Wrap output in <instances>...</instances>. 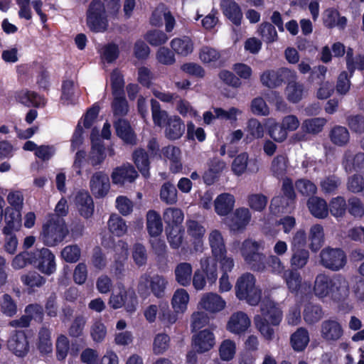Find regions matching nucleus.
I'll return each instance as SVG.
<instances>
[{"label": "nucleus", "mask_w": 364, "mask_h": 364, "mask_svg": "<svg viewBox=\"0 0 364 364\" xmlns=\"http://www.w3.org/2000/svg\"><path fill=\"white\" fill-rule=\"evenodd\" d=\"M213 111L218 119L228 120L231 123L236 122L237 121V117L242 113L241 109L234 107L227 110L220 107H213Z\"/></svg>", "instance_id": "62"}, {"label": "nucleus", "mask_w": 364, "mask_h": 364, "mask_svg": "<svg viewBox=\"0 0 364 364\" xmlns=\"http://www.w3.org/2000/svg\"><path fill=\"white\" fill-rule=\"evenodd\" d=\"M251 326L249 316L244 311H237L231 314L226 325V328L235 335L245 333Z\"/></svg>", "instance_id": "12"}, {"label": "nucleus", "mask_w": 364, "mask_h": 364, "mask_svg": "<svg viewBox=\"0 0 364 364\" xmlns=\"http://www.w3.org/2000/svg\"><path fill=\"white\" fill-rule=\"evenodd\" d=\"M215 336L213 332L205 329L193 338V346L197 353H203L213 348L215 346Z\"/></svg>", "instance_id": "19"}, {"label": "nucleus", "mask_w": 364, "mask_h": 364, "mask_svg": "<svg viewBox=\"0 0 364 364\" xmlns=\"http://www.w3.org/2000/svg\"><path fill=\"white\" fill-rule=\"evenodd\" d=\"M189 294L184 289H177L172 297L171 305L176 313H184L189 302Z\"/></svg>", "instance_id": "40"}, {"label": "nucleus", "mask_w": 364, "mask_h": 364, "mask_svg": "<svg viewBox=\"0 0 364 364\" xmlns=\"http://www.w3.org/2000/svg\"><path fill=\"white\" fill-rule=\"evenodd\" d=\"M17 100L27 107H39L45 105L44 99L35 92L21 90L17 93Z\"/></svg>", "instance_id": "42"}, {"label": "nucleus", "mask_w": 364, "mask_h": 364, "mask_svg": "<svg viewBox=\"0 0 364 364\" xmlns=\"http://www.w3.org/2000/svg\"><path fill=\"white\" fill-rule=\"evenodd\" d=\"M146 230L151 237L159 236L163 231V223L160 214L154 210H150L146 215Z\"/></svg>", "instance_id": "28"}, {"label": "nucleus", "mask_w": 364, "mask_h": 364, "mask_svg": "<svg viewBox=\"0 0 364 364\" xmlns=\"http://www.w3.org/2000/svg\"><path fill=\"white\" fill-rule=\"evenodd\" d=\"M192 274V265L188 262H181L176 265L174 269L176 281L183 287L190 284Z\"/></svg>", "instance_id": "37"}, {"label": "nucleus", "mask_w": 364, "mask_h": 364, "mask_svg": "<svg viewBox=\"0 0 364 364\" xmlns=\"http://www.w3.org/2000/svg\"><path fill=\"white\" fill-rule=\"evenodd\" d=\"M304 319L307 324L311 325L319 321L323 317V311L320 306L308 304L304 310Z\"/></svg>", "instance_id": "53"}, {"label": "nucleus", "mask_w": 364, "mask_h": 364, "mask_svg": "<svg viewBox=\"0 0 364 364\" xmlns=\"http://www.w3.org/2000/svg\"><path fill=\"white\" fill-rule=\"evenodd\" d=\"M172 50L178 55L187 56L193 50V43L188 36L175 38L171 41Z\"/></svg>", "instance_id": "36"}, {"label": "nucleus", "mask_w": 364, "mask_h": 364, "mask_svg": "<svg viewBox=\"0 0 364 364\" xmlns=\"http://www.w3.org/2000/svg\"><path fill=\"white\" fill-rule=\"evenodd\" d=\"M198 305L210 313H218L225 308L226 301L219 294L208 292L202 295Z\"/></svg>", "instance_id": "18"}, {"label": "nucleus", "mask_w": 364, "mask_h": 364, "mask_svg": "<svg viewBox=\"0 0 364 364\" xmlns=\"http://www.w3.org/2000/svg\"><path fill=\"white\" fill-rule=\"evenodd\" d=\"M35 261L33 266L42 274L50 276L56 272L57 264L55 255L48 248L33 251Z\"/></svg>", "instance_id": "9"}, {"label": "nucleus", "mask_w": 364, "mask_h": 364, "mask_svg": "<svg viewBox=\"0 0 364 364\" xmlns=\"http://www.w3.org/2000/svg\"><path fill=\"white\" fill-rule=\"evenodd\" d=\"M346 262V254L341 249L326 247L320 252V263L326 269L338 271Z\"/></svg>", "instance_id": "8"}, {"label": "nucleus", "mask_w": 364, "mask_h": 364, "mask_svg": "<svg viewBox=\"0 0 364 364\" xmlns=\"http://www.w3.org/2000/svg\"><path fill=\"white\" fill-rule=\"evenodd\" d=\"M164 135L170 140L180 139L185 132L186 126L182 119L176 115H171L169 120L164 126Z\"/></svg>", "instance_id": "22"}, {"label": "nucleus", "mask_w": 364, "mask_h": 364, "mask_svg": "<svg viewBox=\"0 0 364 364\" xmlns=\"http://www.w3.org/2000/svg\"><path fill=\"white\" fill-rule=\"evenodd\" d=\"M309 342L308 331L303 328H299L291 336V343L296 351L303 350Z\"/></svg>", "instance_id": "47"}, {"label": "nucleus", "mask_w": 364, "mask_h": 364, "mask_svg": "<svg viewBox=\"0 0 364 364\" xmlns=\"http://www.w3.org/2000/svg\"><path fill=\"white\" fill-rule=\"evenodd\" d=\"M329 137L333 144L343 146L346 145L350 139L348 129L342 126H336L330 132Z\"/></svg>", "instance_id": "49"}, {"label": "nucleus", "mask_w": 364, "mask_h": 364, "mask_svg": "<svg viewBox=\"0 0 364 364\" xmlns=\"http://www.w3.org/2000/svg\"><path fill=\"white\" fill-rule=\"evenodd\" d=\"M170 337L164 333L156 335L153 342V352L156 355H161L165 353L169 348Z\"/></svg>", "instance_id": "64"}, {"label": "nucleus", "mask_w": 364, "mask_h": 364, "mask_svg": "<svg viewBox=\"0 0 364 364\" xmlns=\"http://www.w3.org/2000/svg\"><path fill=\"white\" fill-rule=\"evenodd\" d=\"M293 204L294 203H290V200L284 196H278L272 199L269 208L274 214L288 213L293 209Z\"/></svg>", "instance_id": "51"}, {"label": "nucleus", "mask_w": 364, "mask_h": 364, "mask_svg": "<svg viewBox=\"0 0 364 364\" xmlns=\"http://www.w3.org/2000/svg\"><path fill=\"white\" fill-rule=\"evenodd\" d=\"M68 234V229L64 220L52 215L43 225L40 239L46 246L55 247L64 240Z\"/></svg>", "instance_id": "4"}, {"label": "nucleus", "mask_w": 364, "mask_h": 364, "mask_svg": "<svg viewBox=\"0 0 364 364\" xmlns=\"http://www.w3.org/2000/svg\"><path fill=\"white\" fill-rule=\"evenodd\" d=\"M144 39L152 46H160L165 44L168 36L161 30H150L144 35Z\"/></svg>", "instance_id": "61"}, {"label": "nucleus", "mask_w": 364, "mask_h": 364, "mask_svg": "<svg viewBox=\"0 0 364 364\" xmlns=\"http://www.w3.org/2000/svg\"><path fill=\"white\" fill-rule=\"evenodd\" d=\"M308 239L310 242L309 248L313 252L318 251L324 242V230L321 225H313L308 234Z\"/></svg>", "instance_id": "35"}, {"label": "nucleus", "mask_w": 364, "mask_h": 364, "mask_svg": "<svg viewBox=\"0 0 364 364\" xmlns=\"http://www.w3.org/2000/svg\"><path fill=\"white\" fill-rule=\"evenodd\" d=\"M342 166L347 173L359 172L364 174V153L345 151Z\"/></svg>", "instance_id": "16"}, {"label": "nucleus", "mask_w": 364, "mask_h": 364, "mask_svg": "<svg viewBox=\"0 0 364 364\" xmlns=\"http://www.w3.org/2000/svg\"><path fill=\"white\" fill-rule=\"evenodd\" d=\"M235 203V198L232 194L221 193L214 200L215 211L220 216H226L233 210Z\"/></svg>", "instance_id": "24"}, {"label": "nucleus", "mask_w": 364, "mask_h": 364, "mask_svg": "<svg viewBox=\"0 0 364 364\" xmlns=\"http://www.w3.org/2000/svg\"><path fill=\"white\" fill-rule=\"evenodd\" d=\"M288 158L285 154H278L272 161L270 170L277 177H283L287 171Z\"/></svg>", "instance_id": "52"}, {"label": "nucleus", "mask_w": 364, "mask_h": 364, "mask_svg": "<svg viewBox=\"0 0 364 364\" xmlns=\"http://www.w3.org/2000/svg\"><path fill=\"white\" fill-rule=\"evenodd\" d=\"M326 123L324 118L307 119L302 122L301 129L306 133L315 134L322 131Z\"/></svg>", "instance_id": "56"}, {"label": "nucleus", "mask_w": 364, "mask_h": 364, "mask_svg": "<svg viewBox=\"0 0 364 364\" xmlns=\"http://www.w3.org/2000/svg\"><path fill=\"white\" fill-rule=\"evenodd\" d=\"M107 226L109 232L117 237H122L127 232V225L125 220L116 213L110 215Z\"/></svg>", "instance_id": "41"}, {"label": "nucleus", "mask_w": 364, "mask_h": 364, "mask_svg": "<svg viewBox=\"0 0 364 364\" xmlns=\"http://www.w3.org/2000/svg\"><path fill=\"white\" fill-rule=\"evenodd\" d=\"M236 297L245 301L249 305H257L262 297V289L256 285L255 277L249 272L240 276L235 285Z\"/></svg>", "instance_id": "3"}, {"label": "nucleus", "mask_w": 364, "mask_h": 364, "mask_svg": "<svg viewBox=\"0 0 364 364\" xmlns=\"http://www.w3.org/2000/svg\"><path fill=\"white\" fill-rule=\"evenodd\" d=\"M160 198L166 204H175L178 200L176 187L168 182L165 183L161 188Z\"/></svg>", "instance_id": "59"}, {"label": "nucleus", "mask_w": 364, "mask_h": 364, "mask_svg": "<svg viewBox=\"0 0 364 364\" xmlns=\"http://www.w3.org/2000/svg\"><path fill=\"white\" fill-rule=\"evenodd\" d=\"M90 188L96 198H103L109 192L110 182L108 176L103 171L94 173L90 179Z\"/></svg>", "instance_id": "14"}, {"label": "nucleus", "mask_w": 364, "mask_h": 364, "mask_svg": "<svg viewBox=\"0 0 364 364\" xmlns=\"http://www.w3.org/2000/svg\"><path fill=\"white\" fill-rule=\"evenodd\" d=\"M220 8L223 14L235 26H240L242 13L240 6L234 0H221Z\"/></svg>", "instance_id": "23"}, {"label": "nucleus", "mask_w": 364, "mask_h": 364, "mask_svg": "<svg viewBox=\"0 0 364 364\" xmlns=\"http://www.w3.org/2000/svg\"><path fill=\"white\" fill-rule=\"evenodd\" d=\"M168 284L167 279L162 275L144 273L139 278L138 290L141 294L151 292L156 297L163 298Z\"/></svg>", "instance_id": "7"}, {"label": "nucleus", "mask_w": 364, "mask_h": 364, "mask_svg": "<svg viewBox=\"0 0 364 364\" xmlns=\"http://www.w3.org/2000/svg\"><path fill=\"white\" fill-rule=\"evenodd\" d=\"M283 277L292 292H297L301 286V277L297 272L288 269L284 272Z\"/></svg>", "instance_id": "63"}, {"label": "nucleus", "mask_w": 364, "mask_h": 364, "mask_svg": "<svg viewBox=\"0 0 364 364\" xmlns=\"http://www.w3.org/2000/svg\"><path fill=\"white\" fill-rule=\"evenodd\" d=\"M290 264L293 268L301 269L307 264L309 252L306 249L291 250Z\"/></svg>", "instance_id": "57"}, {"label": "nucleus", "mask_w": 364, "mask_h": 364, "mask_svg": "<svg viewBox=\"0 0 364 364\" xmlns=\"http://www.w3.org/2000/svg\"><path fill=\"white\" fill-rule=\"evenodd\" d=\"M109 305L114 309L125 306L128 312L132 313L136 310L137 299L132 290L119 289L117 294L112 293L109 299Z\"/></svg>", "instance_id": "10"}, {"label": "nucleus", "mask_w": 364, "mask_h": 364, "mask_svg": "<svg viewBox=\"0 0 364 364\" xmlns=\"http://www.w3.org/2000/svg\"><path fill=\"white\" fill-rule=\"evenodd\" d=\"M95 129H92L91 134L92 149L90 153L89 159L93 166L101 164L106 157L105 147L99 139H95Z\"/></svg>", "instance_id": "27"}, {"label": "nucleus", "mask_w": 364, "mask_h": 364, "mask_svg": "<svg viewBox=\"0 0 364 364\" xmlns=\"http://www.w3.org/2000/svg\"><path fill=\"white\" fill-rule=\"evenodd\" d=\"M114 126L116 129L117 136L121 138L125 143L129 144H135L136 137L133 132L129 123L124 119H118L114 121Z\"/></svg>", "instance_id": "29"}, {"label": "nucleus", "mask_w": 364, "mask_h": 364, "mask_svg": "<svg viewBox=\"0 0 364 364\" xmlns=\"http://www.w3.org/2000/svg\"><path fill=\"white\" fill-rule=\"evenodd\" d=\"M261 314L254 317V323L257 331L267 341L275 337L274 326H277L282 319V311L273 301L264 299L260 304Z\"/></svg>", "instance_id": "2"}, {"label": "nucleus", "mask_w": 364, "mask_h": 364, "mask_svg": "<svg viewBox=\"0 0 364 364\" xmlns=\"http://www.w3.org/2000/svg\"><path fill=\"white\" fill-rule=\"evenodd\" d=\"M323 21L325 26L328 28L338 26L343 28L346 25L347 19L344 16H340L337 10L328 9L323 12Z\"/></svg>", "instance_id": "38"}, {"label": "nucleus", "mask_w": 364, "mask_h": 364, "mask_svg": "<svg viewBox=\"0 0 364 364\" xmlns=\"http://www.w3.org/2000/svg\"><path fill=\"white\" fill-rule=\"evenodd\" d=\"M257 33L267 44L272 43L278 40L275 27L269 22L260 23L257 28Z\"/></svg>", "instance_id": "44"}, {"label": "nucleus", "mask_w": 364, "mask_h": 364, "mask_svg": "<svg viewBox=\"0 0 364 364\" xmlns=\"http://www.w3.org/2000/svg\"><path fill=\"white\" fill-rule=\"evenodd\" d=\"M251 219L252 214L249 208L240 207L235 209L226 223L231 231L242 232L249 225Z\"/></svg>", "instance_id": "13"}, {"label": "nucleus", "mask_w": 364, "mask_h": 364, "mask_svg": "<svg viewBox=\"0 0 364 364\" xmlns=\"http://www.w3.org/2000/svg\"><path fill=\"white\" fill-rule=\"evenodd\" d=\"M226 168V164L221 159L213 158L209 162L208 170L203 175V181L208 185L213 184Z\"/></svg>", "instance_id": "31"}, {"label": "nucleus", "mask_w": 364, "mask_h": 364, "mask_svg": "<svg viewBox=\"0 0 364 364\" xmlns=\"http://www.w3.org/2000/svg\"><path fill=\"white\" fill-rule=\"evenodd\" d=\"M307 206L315 218L323 219L328 215L327 203L321 198L316 196L310 198L307 201Z\"/></svg>", "instance_id": "33"}, {"label": "nucleus", "mask_w": 364, "mask_h": 364, "mask_svg": "<svg viewBox=\"0 0 364 364\" xmlns=\"http://www.w3.org/2000/svg\"><path fill=\"white\" fill-rule=\"evenodd\" d=\"M133 158L136 167L141 174L145 177H148L149 176V161L147 154L142 149L136 150L134 153Z\"/></svg>", "instance_id": "58"}, {"label": "nucleus", "mask_w": 364, "mask_h": 364, "mask_svg": "<svg viewBox=\"0 0 364 364\" xmlns=\"http://www.w3.org/2000/svg\"><path fill=\"white\" fill-rule=\"evenodd\" d=\"M75 204L80 214L85 218H90L94 212V203L87 191H80L75 196Z\"/></svg>", "instance_id": "25"}, {"label": "nucleus", "mask_w": 364, "mask_h": 364, "mask_svg": "<svg viewBox=\"0 0 364 364\" xmlns=\"http://www.w3.org/2000/svg\"><path fill=\"white\" fill-rule=\"evenodd\" d=\"M87 27L93 32L105 31L108 28V21L103 3L93 0L89 6L86 18Z\"/></svg>", "instance_id": "6"}, {"label": "nucleus", "mask_w": 364, "mask_h": 364, "mask_svg": "<svg viewBox=\"0 0 364 364\" xmlns=\"http://www.w3.org/2000/svg\"><path fill=\"white\" fill-rule=\"evenodd\" d=\"M313 293L319 299L330 298L336 301H343L349 295V283L341 274L331 277L318 274L314 280Z\"/></svg>", "instance_id": "1"}, {"label": "nucleus", "mask_w": 364, "mask_h": 364, "mask_svg": "<svg viewBox=\"0 0 364 364\" xmlns=\"http://www.w3.org/2000/svg\"><path fill=\"white\" fill-rule=\"evenodd\" d=\"M114 97L112 102V110L114 117L122 119L129 112L128 102L124 97V94L112 95Z\"/></svg>", "instance_id": "48"}, {"label": "nucleus", "mask_w": 364, "mask_h": 364, "mask_svg": "<svg viewBox=\"0 0 364 364\" xmlns=\"http://www.w3.org/2000/svg\"><path fill=\"white\" fill-rule=\"evenodd\" d=\"M321 336L327 341H336L341 338L343 330L341 325L336 320L328 319L321 324Z\"/></svg>", "instance_id": "20"}, {"label": "nucleus", "mask_w": 364, "mask_h": 364, "mask_svg": "<svg viewBox=\"0 0 364 364\" xmlns=\"http://www.w3.org/2000/svg\"><path fill=\"white\" fill-rule=\"evenodd\" d=\"M247 135L245 140L247 142L253 139H262L264 135V127L257 119H250L247 123Z\"/></svg>", "instance_id": "43"}, {"label": "nucleus", "mask_w": 364, "mask_h": 364, "mask_svg": "<svg viewBox=\"0 0 364 364\" xmlns=\"http://www.w3.org/2000/svg\"><path fill=\"white\" fill-rule=\"evenodd\" d=\"M268 203V198L262 193H251L247 196V204L253 210L263 211Z\"/></svg>", "instance_id": "55"}, {"label": "nucleus", "mask_w": 364, "mask_h": 364, "mask_svg": "<svg viewBox=\"0 0 364 364\" xmlns=\"http://www.w3.org/2000/svg\"><path fill=\"white\" fill-rule=\"evenodd\" d=\"M187 234L194 240L193 245L196 252H201L203 250V238L205 233V227L198 221L188 218L186 222Z\"/></svg>", "instance_id": "17"}, {"label": "nucleus", "mask_w": 364, "mask_h": 364, "mask_svg": "<svg viewBox=\"0 0 364 364\" xmlns=\"http://www.w3.org/2000/svg\"><path fill=\"white\" fill-rule=\"evenodd\" d=\"M236 353V344L230 339L224 340L219 347V355L222 360L230 361Z\"/></svg>", "instance_id": "60"}, {"label": "nucleus", "mask_w": 364, "mask_h": 364, "mask_svg": "<svg viewBox=\"0 0 364 364\" xmlns=\"http://www.w3.org/2000/svg\"><path fill=\"white\" fill-rule=\"evenodd\" d=\"M7 348L18 358H24L30 350L28 337L23 331H15L7 341Z\"/></svg>", "instance_id": "11"}, {"label": "nucleus", "mask_w": 364, "mask_h": 364, "mask_svg": "<svg viewBox=\"0 0 364 364\" xmlns=\"http://www.w3.org/2000/svg\"><path fill=\"white\" fill-rule=\"evenodd\" d=\"M346 68L352 75L355 70H364V55H354L352 48H348L346 56Z\"/></svg>", "instance_id": "46"}, {"label": "nucleus", "mask_w": 364, "mask_h": 364, "mask_svg": "<svg viewBox=\"0 0 364 364\" xmlns=\"http://www.w3.org/2000/svg\"><path fill=\"white\" fill-rule=\"evenodd\" d=\"M200 272H202L207 278L210 284H215L218 279V262L215 258L210 257H203L200 260Z\"/></svg>", "instance_id": "32"}, {"label": "nucleus", "mask_w": 364, "mask_h": 364, "mask_svg": "<svg viewBox=\"0 0 364 364\" xmlns=\"http://www.w3.org/2000/svg\"><path fill=\"white\" fill-rule=\"evenodd\" d=\"M152 118L155 125L164 127L170 118L166 111L161 109L160 104L156 100H151Z\"/></svg>", "instance_id": "50"}, {"label": "nucleus", "mask_w": 364, "mask_h": 364, "mask_svg": "<svg viewBox=\"0 0 364 364\" xmlns=\"http://www.w3.org/2000/svg\"><path fill=\"white\" fill-rule=\"evenodd\" d=\"M162 153L164 157L170 161L172 172L177 173L182 168L181 153L179 148L174 146H168L162 149Z\"/></svg>", "instance_id": "39"}, {"label": "nucleus", "mask_w": 364, "mask_h": 364, "mask_svg": "<svg viewBox=\"0 0 364 364\" xmlns=\"http://www.w3.org/2000/svg\"><path fill=\"white\" fill-rule=\"evenodd\" d=\"M249 162V155L246 152H243L237 155L233 160L231 168L234 174L236 176L242 175L247 169V164ZM250 166L248 171L251 173H256L259 171V166L256 160L250 161Z\"/></svg>", "instance_id": "21"}, {"label": "nucleus", "mask_w": 364, "mask_h": 364, "mask_svg": "<svg viewBox=\"0 0 364 364\" xmlns=\"http://www.w3.org/2000/svg\"><path fill=\"white\" fill-rule=\"evenodd\" d=\"M208 242L213 257L227 253L225 240L221 232L212 230L208 235Z\"/></svg>", "instance_id": "34"}, {"label": "nucleus", "mask_w": 364, "mask_h": 364, "mask_svg": "<svg viewBox=\"0 0 364 364\" xmlns=\"http://www.w3.org/2000/svg\"><path fill=\"white\" fill-rule=\"evenodd\" d=\"M165 223L171 228H178L184 219L182 210L178 208H168L163 214Z\"/></svg>", "instance_id": "45"}, {"label": "nucleus", "mask_w": 364, "mask_h": 364, "mask_svg": "<svg viewBox=\"0 0 364 364\" xmlns=\"http://www.w3.org/2000/svg\"><path fill=\"white\" fill-rule=\"evenodd\" d=\"M36 346L40 353L43 355L51 354L53 352V343L50 331L46 327H42L38 333Z\"/></svg>", "instance_id": "30"}, {"label": "nucleus", "mask_w": 364, "mask_h": 364, "mask_svg": "<svg viewBox=\"0 0 364 364\" xmlns=\"http://www.w3.org/2000/svg\"><path fill=\"white\" fill-rule=\"evenodd\" d=\"M261 242L252 239L245 240L241 245L240 252L244 260L254 271L263 272L267 269L266 257L259 252Z\"/></svg>", "instance_id": "5"}, {"label": "nucleus", "mask_w": 364, "mask_h": 364, "mask_svg": "<svg viewBox=\"0 0 364 364\" xmlns=\"http://www.w3.org/2000/svg\"><path fill=\"white\" fill-rule=\"evenodd\" d=\"M5 214V225L2 232H15L20 230L22 226L21 213L18 210L6 208Z\"/></svg>", "instance_id": "26"}, {"label": "nucleus", "mask_w": 364, "mask_h": 364, "mask_svg": "<svg viewBox=\"0 0 364 364\" xmlns=\"http://www.w3.org/2000/svg\"><path fill=\"white\" fill-rule=\"evenodd\" d=\"M137 177V171L129 164L115 168L111 174L112 183L119 186H123L126 183L134 182Z\"/></svg>", "instance_id": "15"}, {"label": "nucleus", "mask_w": 364, "mask_h": 364, "mask_svg": "<svg viewBox=\"0 0 364 364\" xmlns=\"http://www.w3.org/2000/svg\"><path fill=\"white\" fill-rule=\"evenodd\" d=\"M285 93L289 102L297 103L303 98L304 94V85L297 82L289 83L286 87Z\"/></svg>", "instance_id": "54"}]
</instances>
